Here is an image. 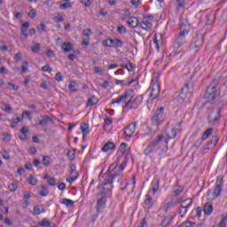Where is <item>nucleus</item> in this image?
<instances>
[{
  "label": "nucleus",
  "instance_id": "1",
  "mask_svg": "<svg viewBox=\"0 0 227 227\" xmlns=\"http://www.w3.org/2000/svg\"><path fill=\"white\" fill-rule=\"evenodd\" d=\"M221 79H223V74H216L215 77L206 90L204 98H207L209 104H214V102H215V98H217L219 95H222L223 97L227 95V76H225L223 85H221L217 90V86H219Z\"/></svg>",
  "mask_w": 227,
  "mask_h": 227
},
{
  "label": "nucleus",
  "instance_id": "2",
  "mask_svg": "<svg viewBox=\"0 0 227 227\" xmlns=\"http://www.w3.org/2000/svg\"><path fill=\"white\" fill-rule=\"evenodd\" d=\"M189 31H191L189 23H181L179 34L176 35L173 43V49L176 54L182 52L184 45L187 43V35H189Z\"/></svg>",
  "mask_w": 227,
  "mask_h": 227
},
{
  "label": "nucleus",
  "instance_id": "3",
  "mask_svg": "<svg viewBox=\"0 0 227 227\" xmlns=\"http://www.w3.org/2000/svg\"><path fill=\"white\" fill-rule=\"evenodd\" d=\"M112 194L113 191L111 190V188H106V186L101 187L99 192L98 193L97 212H100V210L106 208L107 198H110Z\"/></svg>",
  "mask_w": 227,
  "mask_h": 227
},
{
  "label": "nucleus",
  "instance_id": "4",
  "mask_svg": "<svg viewBox=\"0 0 227 227\" xmlns=\"http://www.w3.org/2000/svg\"><path fill=\"white\" fill-rule=\"evenodd\" d=\"M160 187V181L159 179H154L151 184V189L148 191L147 194L145 195V208H152L153 207V199L150 195V193L153 192V194H155L157 191H159Z\"/></svg>",
  "mask_w": 227,
  "mask_h": 227
},
{
  "label": "nucleus",
  "instance_id": "5",
  "mask_svg": "<svg viewBox=\"0 0 227 227\" xmlns=\"http://www.w3.org/2000/svg\"><path fill=\"white\" fill-rule=\"evenodd\" d=\"M160 141H162V135H158L155 139L149 143V145L144 151V154L145 155V157H148V155L155 152V148H157L158 145H160Z\"/></svg>",
  "mask_w": 227,
  "mask_h": 227
},
{
  "label": "nucleus",
  "instance_id": "6",
  "mask_svg": "<svg viewBox=\"0 0 227 227\" xmlns=\"http://www.w3.org/2000/svg\"><path fill=\"white\" fill-rule=\"evenodd\" d=\"M221 192H223V176H218L216 177L215 186L212 192V200H215V198H219L221 196Z\"/></svg>",
  "mask_w": 227,
  "mask_h": 227
},
{
  "label": "nucleus",
  "instance_id": "7",
  "mask_svg": "<svg viewBox=\"0 0 227 227\" xmlns=\"http://www.w3.org/2000/svg\"><path fill=\"white\" fill-rule=\"evenodd\" d=\"M221 118V109L215 108L211 111L208 115V123L210 125H215L217 121H219Z\"/></svg>",
  "mask_w": 227,
  "mask_h": 227
},
{
  "label": "nucleus",
  "instance_id": "8",
  "mask_svg": "<svg viewBox=\"0 0 227 227\" xmlns=\"http://www.w3.org/2000/svg\"><path fill=\"white\" fill-rule=\"evenodd\" d=\"M132 95H134V90H129L125 92L124 95L119 96L121 102L124 104L125 107L130 106V102H132Z\"/></svg>",
  "mask_w": 227,
  "mask_h": 227
},
{
  "label": "nucleus",
  "instance_id": "9",
  "mask_svg": "<svg viewBox=\"0 0 227 227\" xmlns=\"http://www.w3.org/2000/svg\"><path fill=\"white\" fill-rule=\"evenodd\" d=\"M203 47V35L197 34L196 36L193 38L192 43H191V48L195 49L198 51Z\"/></svg>",
  "mask_w": 227,
  "mask_h": 227
},
{
  "label": "nucleus",
  "instance_id": "10",
  "mask_svg": "<svg viewBox=\"0 0 227 227\" xmlns=\"http://www.w3.org/2000/svg\"><path fill=\"white\" fill-rule=\"evenodd\" d=\"M136 127H137V122H133L129 124L124 129L125 139H130V137L134 136V134L136 133Z\"/></svg>",
  "mask_w": 227,
  "mask_h": 227
},
{
  "label": "nucleus",
  "instance_id": "11",
  "mask_svg": "<svg viewBox=\"0 0 227 227\" xmlns=\"http://www.w3.org/2000/svg\"><path fill=\"white\" fill-rule=\"evenodd\" d=\"M163 114L164 107H160L158 110H156L152 118L153 125L158 126L160 123V120L162 119Z\"/></svg>",
  "mask_w": 227,
  "mask_h": 227
},
{
  "label": "nucleus",
  "instance_id": "12",
  "mask_svg": "<svg viewBox=\"0 0 227 227\" xmlns=\"http://www.w3.org/2000/svg\"><path fill=\"white\" fill-rule=\"evenodd\" d=\"M121 178V171L115 172L114 174L107 176L105 178L104 185H111V184H113L116 179L118 182H120Z\"/></svg>",
  "mask_w": 227,
  "mask_h": 227
},
{
  "label": "nucleus",
  "instance_id": "13",
  "mask_svg": "<svg viewBox=\"0 0 227 227\" xmlns=\"http://www.w3.org/2000/svg\"><path fill=\"white\" fill-rule=\"evenodd\" d=\"M105 43V47H109L110 49L115 47H123V42L120 39H106Z\"/></svg>",
  "mask_w": 227,
  "mask_h": 227
},
{
  "label": "nucleus",
  "instance_id": "14",
  "mask_svg": "<svg viewBox=\"0 0 227 227\" xmlns=\"http://www.w3.org/2000/svg\"><path fill=\"white\" fill-rule=\"evenodd\" d=\"M189 95V83H185L182 88L178 95V103L182 104Z\"/></svg>",
  "mask_w": 227,
  "mask_h": 227
},
{
  "label": "nucleus",
  "instance_id": "15",
  "mask_svg": "<svg viewBox=\"0 0 227 227\" xmlns=\"http://www.w3.org/2000/svg\"><path fill=\"white\" fill-rule=\"evenodd\" d=\"M143 95H138L135 99H131V102L129 103V109H137V107L143 104Z\"/></svg>",
  "mask_w": 227,
  "mask_h": 227
},
{
  "label": "nucleus",
  "instance_id": "16",
  "mask_svg": "<svg viewBox=\"0 0 227 227\" xmlns=\"http://www.w3.org/2000/svg\"><path fill=\"white\" fill-rule=\"evenodd\" d=\"M160 93V88L159 87V84L154 83L152 87L150 98H152V100H155V98L159 97Z\"/></svg>",
  "mask_w": 227,
  "mask_h": 227
},
{
  "label": "nucleus",
  "instance_id": "17",
  "mask_svg": "<svg viewBox=\"0 0 227 227\" xmlns=\"http://www.w3.org/2000/svg\"><path fill=\"white\" fill-rule=\"evenodd\" d=\"M136 188V176H132V184H126L125 187L121 188V191H128V194L134 192Z\"/></svg>",
  "mask_w": 227,
  "mask_h": 227
},
{
  "label": "nucleus",
  "instance_id": "18",
  "mask_svg": "<svg viewBox=\"0 0 227 227\" xmlns=\"http://www.w3.org/2000/svg\"><path fill=\"white\" fill-rule=\"evenodd\" d=\"M185 201H190V202L186 206L184 205V203H185V202H182V205H181L182 209L179 211L181 217H184V215H185L187 214V208H189V207H191V205H192V200L187 199Z\"/></svg>",
  "mask_w": 227,
  "mask_h": 227
},
{
  "label": "nucleus",
  "instance_id": "19",
  "mask_svg": "<svg viewBox=\"0 0 227 227\" xmlns=\"http://www.w3.org/2000/svg\"><path fill=\"white\" fill-rule=\"evenodd\" d=\"M115 148H116V145H114V143L107 142L106 144H105V145L102 147L101 150L105 153H107V152H109V150H114Z\"/></svg>",
  "mask_w": 227,
  "mask_h": 227
},
{
  "label": "nucleus",
  "instance_id": "20",
  "mask_svg": "<svg viewBox=\"0 0 227 227\" xmlns=\"http://www.w3.org/2000/svg\"><path fill=\"white\" fill-rule=\"evenodd\" d=\"M62 50L64 52H72V51H74V44L68 42H64L62 43Z\"/></svg>",
  "mask_w": 227,
  "mask_h": 227
},
{
  "label": "nucleus",
  "instance_id": "21",
  "mask_svg": "<svg viewBox=\"0 0 227 227\" xmlns=\"http://www.w3.org/2000/svg\"><path fill=\"white\" fill-rule=\"evenodd\" d=\"M49 121H54L49 115H43L42 120L39 121V125L41 127H47L49 125Z\"/></svg>",
  "mask_w": 227,
  "mask_h": 227
},
{
  "label": "nucleus",
  "instance_id": "22",
  "mask_svg": "<svg viewBox=\"0 0 227 227\" xmlns=\"http://www.w3.org/2000/svg\"><path fill=\"white\" fill-rule=\"evenodd\" d=\"M128 24L130 27H137L139 26V20L137 17H131L128 20Z\"/></svg>",
  "mask_w": 227,
  "mask_h": 227
},
{
  "label": "nucleus",
  "instance_id": "23",
  "mask_svg": "<svg viewBox=\"0 0 227 227\" xmlns=\"http://www.w3.org/2000/svg\"><path fill=\"white\" fill-rule=\"evenodd\" d=\"M212 212H214V206H212L211 203L207 202V203L204 205V213H205L207 215H210V214H212Z\"/></svg>",
  "mask_w": 227,
  "mask_h": 227
},
{
  "label": "nucleus",
  "instance_id": "24",
  "mask_svg": "<svg viewBox=\"0 0 227 227\" xmlns=\"http://www.w3.org/2000/svg\"><path fill=\"white\" fill-rule=\"evenodd\" d=\"M40 226L42 227H56L54 223L49 221L47 218H43L40 223Z\"/></svg>",
  "mask_w": 227,
  "mask_h": 227
},
{
  "label": "nucleus",
  "instance_id": "25",
  "mask_svg": "<svg viewBox=\"0 0 227 227\" xmlns=\"http://www.w3.org/2000/svg\"><path fill=\"white\" fill-rule=\"evenodd\" d=\"M176 137V129L172 128L170 132L168 133V139L165 140L166 145L169 142V139H175Z\"/></svg>",
  "mask_w": 227,
  "mask_h": 227
},
{
  "label": "nucleus",
  "instance_id": "26",
  "mask_svg": "<svg viewBox=\"0 0 227 227\" xmlns=\"http://www.w3.org/2000/svg\"><path fill=\"white\" fill-rule=\"evenodd\" d=\"M173 220V215H168L161 221V227H168L169 226V223Z\"/></svg>",
  "mask_w": 227,
  "mask_h": 227
},
{
  "label": "nucleus",
  "instance_id": "27",
  "mask_svg": "<svg viewBox=\"0 0 227 227\" xmlns=\"http://www.w3.org/2000/svg\"><path fill=\"white\" fill-rule=\"evenodd\" d=\"M212 132H214V129L212 128L206 129L201 137L202 141H207V139H208L210 136H212Z\"/></svg>",
  "mask_w": 227,
  "mask_h": 227
},
{
  "label": "nucleus",
  "instance_id": "28",
  "mask_svg": "<svg viewBox=\"0 0 227 227\" xmlns=\"http://www.w3.org/2000/svg\"><path fill=\"white\" fill-rule=\"evenodd\" d=\"M142 29L148 30L152 27V21L144 19V20L140 23Z\"/></svg>",
  "mask_w": 227,
  "mask_h": 227
},
{
  "label": "nucleus",
  "instance_id": "29",
  "mask_svg": "<svg viewBox=\"0 0 227 227\" xmlns=\"http://www.w3.org/2000/svg\"><path fill=\"white\" fill-rule=\"evenodd\" d=\"M45 212V208L43 205H37L34 207V214L35 215H40V214H43Z\"/></svg>",
  "mask_w": 227,
  "mask_h": 227
},
{
  "label": "nucleus",
  "instance_id": "30",
  "mask_svg": "<svg viewBox=\"0 0 227 227\" xmlns=\"http://www.w3.org/2000/svg\"><path fill=\"white\" fill-rule=\"evenodd\" d=\"M206 19H207V25L212 26V24L215 22V14L214 13L208 14L207 15Z\"/></svg>",
  "mask_w": 227,
  "mask_h": 227
},
{
  "label": "nucleus",
  "instance_id": "31",
  "mask_svg": "<svg viewBox=\"0 0 227 227\" xmlns=\"http://www.w3.org/2000/svg\"><path fill=\"white\" fill-rule=\"evenodd\" d=\"M21 135L20 136V139L26 140L27 139V132H29V129L27 127H23L20 129Z\"/></svg>",
  "mask_w": 227,
  "mask_h": 227
},
{
  "label": "nucleus",
  "instance_id": "32",
  "mask_svg": "<svg viewBox=\"0 0 227 227\" xmlns=\"http://www.w3.org/2000/svg\"><path fill=\"white\" fill-rule=\"evenodd\" d=\"M98 104V98L97 97L92 96L90 98L88 99L87 107L97 106Z\"/></svg>",
  "mask_w": 227,
  "mask_h": 227
},
{
  "label": "nucleus",
  "instance_id": "33",
  "mask_svg": "<svg viewBox=\"0 0 227 227\" xmlns=\"http://www.w3.org/2000/svg\"><path fill=\"white\" fill-rule=\"evenodd\" d=\"M122 68H127L128 72H134L136 70V66L132 62H128V64H122Z\"/></svg>",
  "mask_w": 227,
  "mask_h": 227
},
{
  "label": "nucleus",
  "instance_id": "34",
  "mask_svg": "<svg viewBox=\"0 0 227 227\" xmlns=\"http://www.w3.org/2000/svg\"><path fill=\"white\" fill-rule=\"evenodd\" d=\"M90 125L88 123H82L81 125V130L83 134V136H86L87 134H90Z\"/></svg>",
  "mask_w": 227,
  "mask_h": 227
},
{
  "label": "nucleus",
  "instance_id": "35",
  "mask_svg": "<svg viewBox=\"0 0 227 227\" xmlns=\"http://www.w3.org/2000/svg\"><path fill=\"white\" fill-rule=\"evenodd\" d=\"M31 51H32V52H35V54H38V52H40V51H42V45L38 43H35L31 47Z\"/></svg>",
  "mask_w": 227,
  "mask_h": 227
},
{
  "label": "nucleus",
  "instance_id": "36",
  "mask_svg": "<svg viewBox=\"0 0 227 227\" xmlns=\"http://www.w3.org/2000/svg\"><path fill=\"white\" fill-rule=\"evenodd\" d=\"M27 182H28L30 185H36V184H38V179L35 177L33 175H30L27 179Z\"/></svg>",
  "mask_w": 227,
  "mask_h": 227
},
{
  "label": "nucleus",
  "instance_id": "37",
  "mask_svg": "<svg viewBox=\"0 0 227 227\" xmlns=\"http://www.w3.org/2000/svg\"><path fill=\"white\" fill-rule=\"evenodd\" d=\"M0 107L3 111H5V113H11V111H12V106H10L6 103H1Z\"/></svg>",
  "mask_w": 227,
  "mask_h": 227
},
{
  "label": "nucleus",
  "instance_id": "38",
  "mask_svg": "<svg viewBox=\"0 0 227 227\" xmlns=\"http://www.w3.org/2000/svg\"><path fill=\"white\" fill-rule=\"evenodd\" d=\"M61 203H62V205H66V207H67V208H69L70 207H74V200H72L70 199H63Z\"/></svg>",
  "mask_w": 227,
  "mask_h": 227
},
{
  "label": "nucleus",
  "instance_id": "39",
  "mask_svg": "<svg viewBox=\"0 0 227 227\" xmlns=\"http://www.w3.org/2000/svg\"><path fill=\"white\" fill-rule=\"evenodd\" d=\"M41 188L42 191L39 192L40 196H49V189L47 188V185L43 184Z\"/></svg>",
  "mask_w": 227,
  "mask_h": 227
},
{
  "label": "nucleus",
  "instance_id": "40",
  "mask_svg": "<svg viewBox=\"0 0 227 227\" xmlns=\"http://www.w3.org/2000/svg\"><path fill=\"white\" fill-rule=\"evenodd\" d=\"M77 82H75V81H73L69 83V91H71L72 93H74V91H77Z\"/></svg>",
  "mask_w": 227,
  "mask_h": 227
},
{
  "label": "nucleus",
  "instance_id": "41",
  "mask_svg": "<svg viewBox=\"0 0 227 227\" xmlns=\"http://www.w3.org/2000/svg\"><path fill=\"white\" fill-rule=\"evenodd\" d=\"M175 207L174 202H167L163 205V210L164 212H168V210L173 208Z\"/></svg>",
  "mask_w": 227,
  "mask_h": 227
},
{
  "label": "nucleus",
  "instance_id": "42",
  "mask_svg": "<svg viewBox=\"0 0 227 227\" xmlns=\"http://www.w3.org/2000/svg\"><path fill=\"white\" fill-rule=\"evenodd\" d=\"M8 188H9L10 192H15V191H17V189H19V184L11 183L8 184Z\"/></svg>",
  "mask_w": 227,
  "mask_h": 227
},
{
  "label": "nucleus",
  "instance_id": "43",
  "mask_svg": "<svg viewBox=\"0 0 227 227\" xmlns=\"http://www.w3.org/2000/svg\"><path fill=\"white\" fill-rule=\"evenodd\" d=\"M20 36L22 40L27 39V28L20 27Z\"/></svg>",
  "mask_w": 227,
  "mask_h": 227
},
{
  "label": "nucleus",
  "instance_id": "44",
  "mask_svg": "<svg viewBox=\"0 0 227 227\" xmlns=\"http://www.w3.org/2000/svg\"><path fill=\"white\" fill-rule=\"evenodd\" d=\"M127 144L122 143L121 144L120 147H119V152H121V155L125 154V152H127Z\"/></svg>",
  "mask_w": 227,
  "mask_h": 227
},
{
  "label": "nucleus",
  "instance_id": "45",
  "mask_svg": "<svg viewBox=\"0 0 227 227\" xmlns=\"http://www.w3.org/2000/svg\"><path fill=\"white\" fill-rule=\"evenodd\" d=\"M59 8H61V10H68V8H72V3L67 2V3H65V4H61L59 5Z\"/></svg>",
  "mask_w": 227,
  "mask_h": 227
},
{
  "label": "nucleus",
  "instance_id": "46",
  "mask_svg": "<svg viewBox=\"0 0 227 227\" xmlns=\"http://www.w3.org/2000/svg\"><path fill=\"white\" fill-rule=\"evenodd\" d=\"M43 166H51V157L44 156L43 158Z\"/></svg>",
  "mask_w": 227,
  "mask_h": 227
},
{
  "label": "nucleus",
  "instance_id": "47",
  "mask_svg": "<svg viewBox=\"0 0 227 227\" xmlns=\"http://www.w3.org/2000/svg\"><path fill=\"white\" fill-rule=\"evenodd\" d=\"M113 123V120H111V118L106 117L105 119V124H104V129L106 130V129H107V127H109V125H111Z\"/></svg>",
  "mask_w": 227,
  "mask_h": 227
},
{
  "label": "nucleus",
  "instance_id": "48",
  "mask_svg": "<svg viewBox=\"0 0 227 227\" xmlns=\"http://www.w3.org/2000/svg\"><path fill=\"white\" fill-rule=\"evenodd\" d=\"M194 223L190 222V221H185L179 227H193L194 226Z\"/></svg>",
  "mask_w": 227,
  "mask_h": 227
},
{
  "label": "nucleus",
  "instance_id": "49",
  "mask_svg": "<svg viewBox=\"0 0 227 227\" xmlns=\"http://www.w3.org/2000/svg\"><path fill=\"white\" fill-rule=\"evenodd\" d=\"M67 157H68L69 160H74V159H75V150L68 151Z\"/></svg>",
  "mask_w": 227,
  "mask_h": 227
},
{
  "label": "nucleus",
  "instance_id": "50",
  "mask_svg": "<svg viewBox=\"0 0 227 227\" xmlns=\"http://www.w3.org/2000/svg\"><path fill=\"white\" fill-rule=\"evenodd\" d=\"M184 192V187L179 186L176 191L173 192L174 196H180Z\"/></svg>",
  "mask_w": 227,
  "mask_h": 227
},
{
  "label": "nucleus",
  "instance_id": "51",
  "mask_svg": "<svg viewBox=\"0 0 227 227\" xmlns=\"http://www.w3.org/2000/svg\"><path fill=\"white\" fill-rule=\"evenodd\" d=\"M78 177H79V175L76 174L75 176L67 177V182H68L69 184H74V182H75V180H77Z\"/></svg>",
  "mask_w": 227,
  "mask_h": 227
},
{
  "label": "nucleus",
  "instance_id": "52",
  "mask_svg": "<svg viewBox=\"0 0 227 227\" xmlns=\"http://www.w3.org/2000/svg\"><path fill=\"white\" fill-rule=\"evenodd\" d=\"M8 86L10 90H13V91H19V85H15L14 83L8 82Z\"/></svg>",
  "mask_w": 227,
  "mask_h": 227
},
{
  "label": "nucleus",
  "instance_id": "53",
  "mask_svg": "<svg viewBox=\"0 0 227 227\" xmlns=\"http://www.w3.org/2000/svg\"><path fill=\"white\" fill-rule=\"evenodd\" d=\"M48 185L54 187V185H56V178L54 177L48 178Z\"/></svg>",
  "mask_w": 227,
  "mask_h": 227
},
{
  "label": "nucleus",
  "instance_id": "54",
  "mask_svg": "<svg viewBox=\"0 0 227 227\" xmlns=\"http://www.w3.org/2000/svg\"><path fill=\"white\" fill-rule=\"evenodd\" d=\"M55 81H57V82H63V75L61 74V73H57L55 75Z\"/></svg>",
  "mask_w": 227,
  "mask_h": 227
},
{
  "label": "nucleus",
  "instance_id": "55",
  "mask_svg": "<svg viewBox=\"0 0 227 227\" xmlns=\"http://www.w3.org/2000/svg\"><path fill=\"white\" fill-rule=\"evenodd\" d=\"M28 17H30V19H35L36 17V10L31 9L28 12Z\"/></svg>",
  "mask_w": 227,
  "mask_h": 227
},
{
  "label": "nucleus",
  "instance_id": "56",
  "mask_svg": "<svg viewBox=\"0 0 227 227\" xmlns=\"http://www.w3.org/2000/svg\"><path fill=\"white\" fill-rule=\"evenodd\" d=\"M45 24H43V23H41L40 25H38V27H37V31L39 32V33H43V31H45Z\"/></svg>",
  "mask_w": 227,
  "mask_h": 227
},
{
  "label": "nucleus",
  "instance_id": "57",
  "mask_svg": "<svg viewBox=\"0 0 227 227\" xmlns=\"http://www.w3.org/2000/svg\"><path fill=\"white\" fill-rule=\"evenodd\" d=\"M117 168H118V165L112 164V165H110L107 172L113 173V171H116Z\"/></svg>",
  "mask_w": 227,
  "mask_h": 227
},
{
  "label": "nucleus",
  "instance_id": "58",
  "mask_svg": "<svg viewBox=\"0 0 227 227\" xmlns=\"http://www.w3.org/2000/svg\"><path fill=\"white\" fill-rule=\"evenodd\" d=\"M43 72H48V74H51V72H52V68H51V66L45 65L43 67Z\"/></svg>",
  "mask_w": 227,
  "mask_h": 227
},
{
  "label": "nucleus",
  "instance_id": "59",
  "mask_svg": "<svg viewBox=\"0 0 227 227\" xmlns=\"http://www.w3.org/2000/svg\"><path fill=\"white\" fill-rule=\"evenodd\" d=\"M2 157L3 159H4L5 160H10V154L8 153V152L4 151L2 153Z\"/></svg>",
  "mask_w": 227,
  "mask_h": 227
},
{
  "label": "nucleus",
  "instance_id": "60",
  "mask_svg": "<svg viewBox=\"0 0 227 227\" xmlns=\"http://www.w3.org/2000/svg\"><path fill=\"white\" fill-rule=\"evenodd\" d=\"M219 141V138L217 137H214L210 142L209 145H214V146H215L217 145V142Z\"/></svg>",
  "mask_w": 227,
  "mask_h": 227
},
{
  "label": "nucleus",
  "instance_id": "61",
  "mask_svg": "<svg viewBox=\"0 0 227 227\" xmlns=\"http://www.w3.org/2000/svg\"><path fill=\"white\" fill-rule=\"evenodd\" d=\"M82 3L86 8H90L91 6V1L90 0H82Z\"/></svg>",
  "mask_w": 227,
  "mask_h": 227
},
{
  "label": "nucleus",
  "instance_id": "62",
  "mask_svg": "<svg viewBox=\"0 0 227 227\" xmlns=\"http://www.w3.org/2000/svg\"><path fill=\"white\" fill-rule=\"evenodd\" d=\"M178 8H184L185 4V0H176Z\"/></svg>",
  "mask_w": 227,
  "mask_h": 227
},
{
  "label": "nucleus",
  "instance_id": "63",
  "mask_svg": "<svg viewBox=\"0 0 227 227\" xmlns=\"http://www.w3.org/2000/svg\"><path fill=\"white\" fill-rule=\"evenodd\" d=\"M83 35L84 36H91L92 33H91V29L90 28H86L83 30Z\"/></svg>",
  "mask_w": 227,
  "mask_h": 227
},
{
  "label": "nucleus",
  "instance_id": "64",
  "mask_svg": "<svg viewBox=\"0 0 227 227\" xmlns=\"http://www.w3.org/2000/svg\"><path fill=\"white\" fill-rule=\"evenodd\" d=\"M139 227H148V223L146 222V218L142 219Z\"/></svg>",
  "mask_w": 227,
  "mask_h": 227
}]
</instances>
